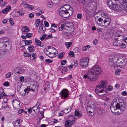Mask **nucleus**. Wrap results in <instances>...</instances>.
<instances>
[{
  "label": "nucleus",
  "mask_w": 127,
  "mask_h": 127,
  "mask_svg": "<svg viewBox=\"0 0 127 127\" xmlns=\"http://www.w3.org/2000/svg\"><path fill=\"white\" fill-rule=\"evenodd\" d=\"M121 99L117 100L114 99L111 104L110 108L111 111L113 114L115 115H118L123 112L125 110L126 105Z\"/></svg>",
  "instance_id": "obj_1"
},
{
  "label": "nucleus",
  "mask_w": 127,
  "mask_h": 127,
  "mask_svg": "<svg viewBox=\"0 0 127 127\" xmlns=\"http://www.w3.org/2000/svg\"><path fill=\"white\" fill-rule=\"evenodd\" d=\"M102 72V70L99 66L95 65L89 70L87 75H84V77L93 82L96 79V77L100 75Z\"/></svg>",
  "instance_id": "obj_2"
},
{
  "label": "nucleus",
  "mask_w": 127,
  "mask_h": 127,
  "mask_svg": "<svg viewBox=\"0 0 127 127\" xmlns=\"http://www.w3.org/2000/svg\"><path fill=\"white\" fill-rule=\"evenodd\" d=\"M73 9L68 4H65L62 6L59 9V15L64 18H67L73 14Z\"/></svg>",
  "instance_id": "obj_3"
},
{
  "label": "nucleus",
  "mask_w": 127,
  "mask_h": 127,
  "mask_svg": "<svg viewBox=\"0 0 127 127\" xmlns=\"http://www.w3.org/2000/svg\"><path fill=\"white\" fill-rule=\"evenodd\" d=\"M119 56L117 55H111L109 57V65L114 66L115 64V62L116 63L117 59Z\"/></svg>",
  "instance_id": "obj_4"
},
{
  "label": "nucleus",
  "mask_w": 127,
  "mask_h": 127,
  "mask_svg": "<svg viewBox=\"0 0 127 127\" xmlns=\"http://www.w3.org/2000/svg\"><path fill=\"white\" fill-rule=\"evenodd\" d=\"M79 65L81 67L84 68L87 67L89 63V58L87 57L81 59L80 60Z\"/></svg>",
  "instance_id": "obj_5"
},
{
  "label": "nucleus",
  "mask_w": 127,
  "mask_h": 127,
  "mask_svg": "<svg viewBox=\"0 0 127 127\" xmlns=\"http://www.w3.org/2000/svg\"><path fill=\"white\" fill-rule=\"evenodd\" d=\"M69 91L66 89L63 90L60 93L61 97L62 99H68L69 95Z\"/></svg>",
  "instance_id": "obj_6"
},
{
  "label": "nucleus",
  "mask_w": 127,
  "mask_h": 127,
  "mask_svg": "<svg viewBox=\"0 0 127 127\" xmlns=\"http://www.w3.org/2000/svg\"><path fill=\"white\" fill-rule=\"evenodd\" d=\"M65 29L68 32H72L74 31V28L73 24L72 23H69L67 22H65Z\"/></svg>",
  "instance_id": "obj_7"
},
{
  "label": "nucleus",
  "mask_w": 127,
  "mask_h": 127,
  "mask_svg": "<svg viewBox=\"0 0 127 127\" xmlns=\"http://www.w3.org/2000/svg\"><path fill=\"white\" fill-rule=\"evenodd\" d=\"M8 39L6 37H3L0 39V42L1 43L2 47H7L10 46V44L8 42Z\"/></svg>",
  "instance_id": "obj_8"
},
{
  "label": "nucleus",
  "mask_w": 127,
  "mask_h": 127,
  "mask_svg": "<svg viewBox=\"0 0 127 127\" xmlns=\"http://www.w3.org/2000/svg\"><path fill=\"white\" fill-rule=\"evenodd\" d=\"M111 22V19L110 17L105 18L102 22V23L99 24L100 26L107 27L110 24Z\"/></svg>",
  "instance_id": "obj_9"
},
{
  "label": "nucleus",
  "mask_w": 127,
  "mask_h": 127,
  "mask_svg": "<svg viewBox=\"0 0 127 127\" xmlns=\"http://www.w3.org/2000/svg\"><path fill=\"white\" fill-rule=\"evenodd\" d=\"M13 107L16 109H18L20 108V105L19 102L17 100L15 99L12 101Z\"/></svg>",
  "instance_id": "obj_10"
},
{
  "label": "nucleus",
  "mask_w": 127,
  "mask_h": 127,
  "mask_svg": "<svg viewBox=\"0 0 127 127\" xmlns=\"http://www.w3.org/2000/svg\"><path fill=\"white\" fill-rule=\"evenodd\" d=\"M114 9H112L115 10L117 11L118 12H120L122 11V5L118 4H116L114 5L113 7Z\"/></svg>",
  "instance_id": "obj_11"
},
{
  "label": "nucleus",
  "mask_w": 127,
  "mask_h": 127,
  "mask_svg": "<svg viewBox=\"0 0 127 127\" xmlns=\"http://www.w3.org/2000/svg\"><path fill=\"white\" fill-rule=\"evenodd\" d=\"M107 90H105L103 87L98 85L97 86L95 89V91L96 94H98L99 93H102L103 91L105 92Z\"/></svg>",
  "instance_id": "obj_12"
},
{
  "label": "nucleus",
  "mask_w": 127,
  "mask_h": 127,
  "mask_svg": "<svg viewBox=\"0 0 127 127\" xmlns=\"http://www.w3.org/2000/svg\"><path fill=\"white\" fill-rule=\"evenodd\" d=\"M116 1L115 0H108L107 2V4L109 8L112 9H114L113 7L114 4L115 3Z\"/></svg>",
  "instance_id": "obj_13"
},
{
  "label": "nucleus",
  "mask_w": 127,
  "mask_h": 127,
  "mask_svg": "<svg viewBox=\"0 0 127 127\" xmlns=\"http://www.w3.org/2000/svg\"><path fill=\"white\" fill-rule=\"evenodd\" d=\"M116 63L117 64H120L118 66H118L119 67H120V68H122V67L123 66L124 64H125V62L121 58L119 57L117 59Z\"/></svg>",
  "instance_id": "obj_14"
},
{
  "label": "nucleus",
  "mask_w": 127,
  "mask_h": 127,
  "mask_svg": "<svg viewBox=\"0 0 127 127\" xmlns=\"http://www.w3.org/2000/svg\"><path fill=\"white\" fill-rule=\"evenodd\" d=\"M97 13L100 15L102 17H103V18H105L109 17L108 16V14H107L103 10L99 11L96 13V14Z\"/></svg>",
  "instance_id": "obj_15"
},
{
  "label": "nucleus",
  "mask_w": 127,
  "mask_h": 127,
  "mask_svg": "<svg viewBox=\"0 0 127 127\" xmlns=\"http://www.w3.org/2000/svg\"><path fill=\"white\" fill-rule=\"evenodd\" d=\"M107 82L106 81L102 80L100 81V83L98 85L100 86L103 87L105 90H107Z\"/></svg>",
  "instance_id": "obj_16"
},
{
  "label": "nucleus",
  "mask_w": 127,
  "mask_h": 127,
  "mask_svg": "<svg viewBox=\"0 0 127 127\" xmlns=\"http://www.w3.org/2000/svg\"><path fill=\"white\" fill-rule=\"evenodd\" d=\"M98 17L97 16L95 15V20L96 23L99 25L100 26V23H102V22L103 21V19L101 18H98Z\"/></svg>",
  "instance_id": "obj_17"
},
{
  "label": "nucleus",
  "mask_w": 127,
  "mask_h": 127,
  "mask_svg": "<svg viewBox=\"0 0 127 127\" xmlns=\"http://www.w3.org/2000/svg\"><path fill=\"white\" fill-rule=\"evenodd\" d=\"M95 0H83V3L86 5H88L89 3H92V4L93 3H94V5H96Z\"/></svg>",
  "instance_id": "obj_18"
},
{
  "label": "nucleus",
  "mask_w": 127,
  "mask_h": 127,
  "mask_svg": "<svg viewBox=\"0 0 127 127\" xmlns=\"http://www.w3.org/2000/svg\"><path fill=\"white\" fill-rule=\"evenodd\" d=\"M121 42H122L119 40L118 39H114L113 41V44L115 46H119Z\"/></svg>",
  "instance_id": "obj_19"
},
{
  "label": "nucleus",
  "mask_w": 127,
  "mask_h": 127,
  "mask_svg": "<svg viewBox=\"0 0 127 127\" xmlns=\"http://www.w3.org/2000/svg\"><path fill=\"white\" fill-rule=\"evenodd\" d=\"M22 120L19 119L16 120L14 124V127H19L21 125L20 123L22 122Z\"/></svg>",
  "instance_id": "obj_20"
},
{
  "label": "nucleus",
  "mask_w": 127,
  "mask_h": 127,
  "mask_svg": "<svg viewBox=\"0 0 127 127\" xmlns=\"http://www.w3.org/2000/svg\"><path fill=\"white\" fill-rule=\"evenodd\" d=\"M68 32L64 31L63 34V35L65 37H69L71 36L72 35V32Z\"/></svg>",
  "instance_id": "obj_21"
},
{
  "label": "nucleus",
  "mask_w": 127,
  "mask_h": 127,
  "mask_svg": "<svg viewBox=\"0 0 127 127\" xmlns=\"http://www.w3.org/2000/svg\"><path fill=\"white\" fill-rule=\"evenodd\" d=\"M22 43H24L25 45H29L31 44L32 43L31 40H23L22 41Z\"/></svg>",
  "instance_id": "obj_22"
},
{
  "label": "nucleus",
  "mask_w": 127,
  "mask_h": 127,
  "mask_svg": "<svg viewBox=\"0 0 127 127\" xmlns=\"http://www.w3.org/2000/svg\"><path fill=\"white\" fill-rule=\"evenodd\" d=\"M65 22L63 23L61 25V27H59V30L60 31H62L63 30L64 31H65L64 30H66V29H65Z\"/></svg>",
  "instance_id": "obj_23"
},
{
  "label": "nucleus",
  "mask_w": 127,
  "mask_h": 127,
  "mask_svg": "<svg viewBox=\"0 0 127 127\" xmlns=\"http://www.w3.org/2000/svg\"><path fill=\"white\" fill-rule=\"evenodd\" d=\"M22 30L23 32V33L25 34L26 32L29 31L28 28L27 26H24L22 28Z\"/></svg>",
  "instance_id": "obj_24"
},
{
  "label": "nucleus",
  "mask_w": 127,
  "mask_h": 127,
  "mask_svg": "<svg viewBox=\"0 0 127 127\" xmlns=\"http://www.w3.org/2000/svg\"><path fill=\"white\" fill-rule=\"evenodd\" d=\"M44 90H45L46 89H49L50 87V85L49 82L48 81L46 82L45 84L44 85Z\"/></svg>",
  "instance_id": "obj_25"
},
{
  "label": "nucleus",
  "mask_w": 127,
  "mask_h": 127,
  "mask_svg": "<svg viewBox=\"0 0 127 127\" xmlns=\"http://www.w3.org/2000/svg\"><path fill=\"white\" fill-rule=\"evenodd\" d=\"M35 41L36 45L38 46H40L42 47V45H41V42L39 40H38L37 38H35Z\"/></svg>",
  "instance_id": "obj_26"
},
{
  "label": "nucleus",
  "mask_w": 127,
  "mask_h": 127,
  "mask_svg": "<svg viewBox=\"0 0 127 127\" xmlns=\"http://www.w3.org/2000/svg\"><path fill=\"white\" fill-rule=\"evenodd\" d=\"M29 51L30 52H32L34 51V47L32 45L29 46L27 48Z\"/></svg>",
  "instance_id": "obj_27"
},
{
  "label": "nucleus",
  "mask_w": 127,
  "mask_h": 127,
  "mask_svg": "<svg viewBox=\"0 0 127 127\" xmlns=\"http://www.w3.org/2000/svg\"><path fill=\"white\" fill-rule=\"evenodd\" d=\"M32 87L31 88H29L28 87H27V89H25L24 90V92H25L24 93V95H26V92H27V91H28V92L27 93V94L29 92V91L31 90H32V91L33 92L34 91V90L33 89V88H32Z\"/></svg>",
  "instance_id": "obj_28"
},
{
  "label": "nucleus",
  "mask_w": 127,
  "mask_h": 127,
  "mask_svg": "<svg viewBox=\"0 0 127 127\" xmlns=\"http://www.w3.org/2000/svg\"><path fill=\"white\" fill-rule=\"evenodd\" d=\"M44 29H43V28L42 29H41V28H39L38 30V32L39 34H42L43 33L45 32V27H44Z\"/></svg>",
  "instance_id": "obj_29"
},
{
  "label": "nucleus",
  "mask_w": 127,
  "mask_h": 127,
  "mask_svg": "<svg viewBox=\"0 0 127 127\" xmlns=\"http://www.w3.org/2000/svg\"><path fill=\"white\" fill-rule=\"evenodd\" d=\"M124 4H125L124 7V10L127 12V0H125Z\"/></svg>",
  "instance_id": "obj_30"
},
{
  "label": "nucleus",
  "mask_w": 127,
  "mask_h": 127,
  "mask_svg": "<svg viewBox=\"0 0 127 127\" xmlns=\"http://www.w3.org/2000/svg\"><path fill=\"white\" fill-rule=\"evenodd\" d=\"M72 42H66L65 43V44L66 46V47L67 49H68L70 47L72 44Z\"/></svg>",
  "instance_id": "obj_31"
},
{
  "label": "nucleus",
  "mask_w": 127,
  "mask_h": 127,
  "mask_svg": "<svg viewBox=\"0 0 127 127\" xmlns=\"http://www.w3.org/2000/svg\"><path fill=\"white\" fill-rule=\"evenodd\" d=\"M87 111H94L93 108L91 106V105H89L87 106L86 108Z\"/></svg>",
  "instance_id": "obj_32"
},
{
  "label": "nucleus",
  "mask_w": 127,
  "mask_h": 127,
  "mask_svg": "<svg viewBox=\"0 0 127 127\" xmlns=\"http://www.w3.org/2000/svg\"><path fill=\"white\" fill-rule=\"evenodd\" d=\"M40 102H38L33 107V108H36V110L38 109H39V107L40 106Z\"/></svg>",
  "instance_id": "obj_33"
},
{
  "label": "nucleus",
  "mask_w": 127,
  "mask_h": 127,
  "mask_svg": "<svg viewBox=\"0 0 127 127\" xmlns=\"http://www.w3.org/2000/svg\"><path fill=\"white\" fill-rule=\"evenodd\" d=\"M90 47L89 45H87L86 46L83 47L82 48V50L83 51H86Z\"/></svg>",
  "instance_id": "obj_34"
},
{
  "label": "nucleus",
  "mask_w": 127,
  "mask_h": 127,
  "mask_svg": "<svg viewBox=\"0 0 127 127\" xmlns=\"http://www.w3.org/2000/svg\"><path fill=\"white\" fill-rule=\"evenodd\" d=\"M37 83L36 82V83H35L34 84H32V86L33 85V86H32V88H34V89H37L38 88V85H37Z\"/></svg>",
  "instance_id": "obj_35"
},
{
  "label": "nucleus",
  "mask_w": 127,
  "mask_h": 127,
  "mask_svg": "<svg viewBox=\"0 0 127 127\" xmlns=\"http://www.w3.org/2000/svg\"><path fill=\"white\" fill-rule=\"evenodd\" d=\"M60 69H61L64 71H66L67 70V68L66 66L64 67L63 66H60L59 68Z\"/></svg>",
  "instance_id": "obj_36"
},
{
  "label": "nucleus",
  "mask_w": 127,
  "mask_h": 127,
  "mask_svg": "<svg viewBox=\"0 0 127 127\" xmlns=\"http://www.w3.org/2000/svg\"><path fill=\"white\" fill-rule=\"evenodd\" d=\"M9 21L10 22V24L11 26H13L14 24V22L12 18H10L9 19Z\"/></svg>",
  "instance_id": "obj_37"
},
{
  "label": "nucleus",
  "mask_w": 127,
  "mask_h": 127,
  "mask_svg": "<svg viewBox=\"0 0 127 127\" xmlns=\"http://www.w3.org/2000/svg\"><path fill=\"white\" fill-rule=\"evenodd\" d=\"M24 56L25 57H29V58L31 57V54L26 52L24 53Z\"/></svg>",
  "instance_id": "obj_38"
},
{
  "label": "nucleus",
  "mask_w": 127,
  "mask_h": 127,
  "mask_svg": "<svg viewBox=\"0 0 127 127\" xmlns=\"http://www.w3.org/2000/svg\"><path fill=\"white\" fill-rule=\"evenodd\" d=\"M36 58V54L33 53L32 55V57L31 56V57L29 58L31 60H33L34 59Z\"/></svg>",
  "instance_id": "obj_39"
},
{
  "label": "nucleus",
  "mask_w": 127,
  "mask_h": 127,
  "mask_svg": "<svg viewBox=\"0 0 127 127\" xmlns=\"http://www.w3.org/2000/svg\"><path fill=\"white\" fill-rule=\"evenodd\" d=\"M51 1L53 4H56L59 2V0H51Z\"/></svg>",
  "instance_id": "obj_40"
},
{
  "label": "nucleus",
  "mask_w": 127,
  "mask_h": 127,
  "mask_svg": "<svg viewBox=\"0 0 127 127\" xmlns=\"http://www.w3.org/2000/svg\"><path fill=\"white\" fill-rule=\"evenodd\" d=\"M64 54V53H60L58 55V57L60 59H61L63 57V55Z\"/></svg>",
  "instance_id": "obj_41"
},
{
  "label": "nucleus",
  "mask_w": 127,
  "mask_h": 127,
  "mask_svg": "<svg viewBox=\"0 0 127 127\" xmlns=\"http://www.w3.org/2000/svg\"><path fill=\"white\" fill-rule=\"evenodd\" d=\"M71 121L69 120H67L65 122V125L68 126V127H71V126L69 125V124L70 123Z\"/></svg>",
  "instance_id": "obj_42"
},
{
  "label": "nucleus",
  "mask_w": 127,
  "mask_h": 127,
  "mask_svg": "<svg viewBox=\"0 0 127 127\" xmlns=\"http://www.w3.org/2000/svg\"><path fill=\"white\" fill-rule=\"evenodd\" d=\"M10 85V84L8 82H6L3 83V85L4 86H8Z\"/></svg>",
  "instance_id": "obj_43"
},
{
  "label": "nucleus",
  "mask_w": 127,
  "mask_h": 127,
  "mask_svg": "<svg viewBox=\"0 0 127 127\" xmlns=\"http://www.w3.org/2000/svg\"><path fill=\"white\" fill-rule=\"evenodd\" d=\"M119 46H120L121 48H125L126 47V46L125 44L123 43H122V42H121V44H120V45Z\"/></svg>",
  "instance_id": "obj_44"
},
{
  "label": "nucleus",
  "mask_w": 127,
  "mask_h": 127,
  "mask_svg": "<svg viewBox=\"0 0 127 127\" xmlns=\"http://www.w3.org/2000/svg\"><path fill=\"white\" fill-rule=\"evenodd\" d=\"M68 54L70 56H71L72 57H74V52L73 51H71L69 52L68 53Z\"/></svg>",
  "instance_id": "obj_45"
},
{
  "label": "nucleus",
  "mask_w": 127,
  "mask_h": 127,
  "mask_svg": "<svg viewBox=\"0 0 127 127\" xmlns=\"http://www.w3.org/2000/svg\"><path fill=\"white\" fill-rule=\"evenodd\" d=\"M24 77L23 76H21L20 78V82L23 83L24 81Z\"/></svg>",
  "instance_id": "obj_46"
},
{
  "label": "nucleus",
  "mask_w": 127,
  "mask_h": 127,
  "mask_svg": "<svg viewBox=\"0 0 127 127\" xmlns=\"http://www.w3.org/2000/svg\"><path fill=\"white\" fill-rule=\"evenodd\" d=\"M44 24L46 27H48L49 26V24L46 21H45L44 22Z\"/></svg>",
  "instance_id": "obj_47"
},
{
  "label": "nucleus",
  "mask_w": 127,
  "mask_h": 127,
  "mask_svg": "<svg viewBox=\"0 0 127 127\" xmlns=\"http://www.w3.org/2000/svg\"><path fill=\"white\" fill-rule=\"evenodd\" d=\"M94 111H87L88 114L91 115L92 116L93 115V113H92Z\"/></svg>",
  "instance_id": "obj_48"
},
{
  "label": "nucleus",
  "mask_w": 127,
  "mask_h": 127,
  "mask_svg": "<svg viewBox=\"0 0 127 127\" xmlns=\"http://www.w3.org/2000/svg\"><path fill=\"white\" fill-rule=\"evenodd\" d=\"M46 34H43L42 36L40 38V39L41 40H43L44 38H46Z\"/></svg>",
  "instance_id": "obj_49"
},
{
  "label": "nucleus",
  "mask_w": 127,
  "mask_h": 127,
  "mask_svg": "<svg viewBox=\"0 0 127 127\" xmlns=\"http://www.w3.org/2000/svg\"><path fill=\"white\" fill-rule=\"evenodd\" d=\"M16 12L17 13H18L19 14V16L23 15L24 14L20 10V11H16Z\"/></svg>",
  "instance_id": "obj_50"
},
{
  "label": "nucleus",
  "mask_w": 127,
  "mask_h": 127,
  "mask_svg": "<svg viewBox=\"0 0 127 127\" xmlns=\"http://www.w3.org/2000/svg\"><path fill=\"white\" fill-rule=\"evenodd\" d=\"M32 33H28L26 35L27 37L30 38L32 36Z\"/></svg>",
  "instance_id": "obj_51"
},
{
  "label": "nucleus",
  "mask_w": 127,
  "mask_h": 127,
  "mask_svg": "<svg viewBox=\"0 0 127 127\" xmlns=\"http://www.w3.org/2000/svg\"><path fill=\"white\" fill-rule=\"evenodd\" d=\"M11 73L10 72H9L6 75V77L7 78L10 77L11 75Z\"/></svg>",
  "instance_id": "obj_52"
},
{
  "label": "nucleus",
  "mask_w": 127,
  "mask_h": 127,
  "mask_svg": "<svg viewBox=\"0 0 127 127\" xmlns=\"http://www.w3.org/2000/svg\"><path fill=\"white\" fill-rule=\"evenodd\" d=\"M45 61L47 63H51L52 62V60L49 59H46L45 60Z\"/></svg>",
  "instance_id": "obj_53"
},
{
  "label": "nucleus",
  "mask_w": 127,
  "mask_h": 127,
  "mask_svg": "<svg viewBox=\"0 0 127 127\" xmlns=\"http://www.w3.org/2000/svg\"><path fill=\"white\" fill-rule=\"evenodd\" d=\"M25 111L24 110L22 109L19 110L18 111V113L19 114H21Z\"/></svg>",
  "instance_id": "obj_54"
},
{
  "label": "nucleus",
  "mask_w": 127,
  "mask_h": 127,
  "mask_svg": "<svg viewBox=\"0 0 127 127\" xmlns=\"http://www.w3.org/2000/svg\"><path fill=\"white\" fill-rule=\"evenodd\" d=\"M77 17L78 19H80L82 17V15L81 14H78L77 15Z\"/></svg>",
  "instance_id": "obj_55"
},
{
  "label": "nucleus",
  "mask_w": 127,
  "mask_h": 127,
  "mask_svg": "<svg viewBox=\"0 0 127 127\" xmlns=\"http://www.w3.org/2000/svg\"><path fill=\"white\" fill-rule=\"evenodd\" d=\"M68 109H65L64 110H63V112L65 113H69L70 111V110L69 111H68Z\"/></svg>",
  "instance_id": "obj_56"
},
{
  "label": "nucleus",
  "mask_w": 127,
  "mask_h": 127,
  "mask_svg": "<svg viewBox=\"0 0 127 127\" xmlns=\"http://www.w3.org/2000/svg\"><path fill=\"white\" fill-rule=\"evenodd\" d=\"M11 7L9 6H8L7 7L4 9V10H6L7 11L10 9Z\"/></svg>",
  "instance_id": "obj_57"
},
{
  "label": "nucleus",
  "mask_w": 127,
  "mask_h": 127,
  "mask_svg": "<svg viewBox=\"0 0 127 127\" xmlns=\"http://www.w3.org/2000/svg\"><path fill=\"white\" fill-rule=\"evenodd\" d=\"M113 87L112 86H109L108 88L107 87V90H108V91H111Z\"/></svg>",
  "instance_id": "obj_58"
},
{
  "label": "nucleus",
  "mask_w": 127,
  "mask_h": 127,
  "mask_svg": "<svg viewBox=\"0 0 127 127\" xmlns=\"http://www.w3.org/2000/svg\"><path fill=\"white\" fill-rule=\"evenodd\" d=\"M66 62V60H63L61 62V64L62 65H64L65 64Z\"/></svg>",
  "instance_id": "obj_59"
},
{
  "label": "nucleus",
  "mask_w": 127,
  "mask_h": 127,
  "mask_svg": "<svg viewBox=\"0 0 127 127\" xmlns=\"http://www.w3.org/2000/svg\"><path fill=\"white\" fill-rule=\"evenodd\" d=\"M79 112L77 111H75V114L76 116H78L79 115Z\"/></svg>",
  "instance_id": "obj_60"
},
{
  "label": "nucleus",
  "mask_w": 127,
  "mask_h": 127,
  "mask_svg": "<svg viewBox=\"0 0 127 127\" xmlns=\"http://www.w3.org/2000/svg\"><path fill=\"white\" fill-rule=\"evenodd\" d=\"M43 20H42V22L40 24V26L39 27L40 28H41V29H42L43 28V27H44L43 25Z\"/></svg>",
  "instance_id": "obj_61"
},
{
  "label": "nucleus",
  "mask_w": 127,
  "mask_h": 127,
  "mask_svg": "<svg viewBox=\"0 0 127 127\" xmlns=\"http://www.w3.org/2000/svg\"><path fill=\"white\" fill-rule=\"evenodd\" d=\"M122 95H127V93L126 91H124L122 92Z\"/></svg>",
  "instance_id": "obj_62"
},
{
  "label": "nucleus",
  "mask_w": 127,
  "mask_h": 127,
  "mask_svg": "<svg viewBox=\"0 0 127 127\" xmlns=\"http://www.w3.org/2000/svg\"><path fill=\"white\" fill-rule=\"evenodd\" d=\"M21 4L22 5H27V6H29V4H27V2L25 1H23L21 3Z\"/></svg>",
  "instance_id": "obj_63"
},
{
  "label": "nucleus",
  "mask_w": 127,
  "mask_h": 127,
  "mask_svg": "<svg viewBox=\"0 0 127 127\" xmlns=\"http://www.w3.org/2000/svg\"><path fill=\"white\" fill-rule=\"evenodd\" d=\"M74 65L75 67H77L78 66L77 63V61H75L74 62Z\"/></svg>",
  "instance_id": "obj_64"
}]
</instances>
